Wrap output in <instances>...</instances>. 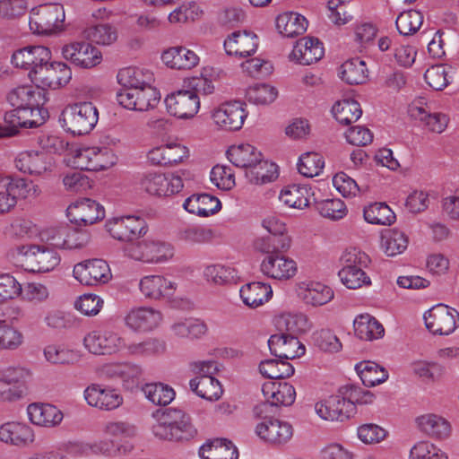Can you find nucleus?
Returning <instances> with one entry per match:
<instances>
[{
  "label": "nucleus",
  "instance_id": "22",
  "mask_svg": "<svg viewBox=\"0 0 459 459\" xmlns=\"http://www.w3.org/2000/svg\"><path fill=\"white\" fill-rule=\"evenodd\" d=\"M84 398L90 406L104 411L115 410L123 403V397L117 390L98 384L84 390Z\"/></svg>",
  "mask_w": 459,
  "mask_h": 459
},
{
  "label": "nucleus",
  "instance_id": "55",
  "mask_svg": "<svg viewBox=\"0 0 459 459\" xmlns=\"http://www.w3.org/2000/svg\"><path fill=\"white\" fill-rule=\"evenodd\" d=\"M410 113L412 117L424 122L429 130L434 133H442L448 124V117L445 114H429L423 108L413 106Z\"/></svg>",
  "mask_w": 459,
  "mask_h": 459
},
{
  "label": "nucleus",
  "instance_id": "43",
  "mask_svg": "<svg viewBox=\"0 0 459 459\" xmlns=\"http://www.w3.org/2000/svg\"><path fill=\"white\" fill-rule=\"evenodd\" d=\"M189 385L198 396L208 401L219 400L223 393L219 380L209 375H202L191 379Z\"/></svg>",
  "mask_w": 459,
  "mask_h": 459
},
{
  "label": "nucleus",
  "instance_id": "56",
  "mask_svg": "<svg viewBox=\"0 0 459 459\" xmlns=\"http://www.w3.org/2000/svg\"><path fill=\"white\" fill-rule=\"evenodd\" d=\"M146 398L155 405L165 406L175 398L174 390L162 383L146 384L143 387Z\"/></svg>",
  "mask_w": 459,
  "mask_h": 459
},
{
  "label": "nucleus",
  "instance_id": "17",
  "mask_svg": "<svg viewBox=\"0 0 459 459\" xmlns=\"http://www.w3.org/2000/svg\"><path fill=\"white\" fill-rule=\"evenodd\" d=\"M84 345L93 354H112L124 350L126 340L112 331H93L84 338Z\"/></svg>",
  "mask_w": 459,
  "mask_h": 459
},
{
  "label": "nucleus",
  "instance_id": "54",
  "mask_svg": "<svg viewBox=\"0 0 459 459\" xmlns=\"http://www.w3.org/2000/svg\"><path fill=\"white\" fill-rule=\"evenodd\" d=\"M309 191L306 186H289L281 190L279 198L291 208L303 209L309 204Z\"/></svg>",
  "mask_w": 459,
  "mask_h": 459
},
{
  "label": "nucleus",
  "instance_id": "7",
  "mask_svg": "<svg viewBox=\"0 0 459 459\" xmlns=\"http://www.w3.org/2000/svg\"><path fill=\"white\" fill-rule=\"evenodd\" d=\"M30 372L23 367L10 366L0 370V402H13L22 398Z\"/></svg>",
  "mask_w": 459,
  "mask_h": 459
},
{
  "label": "nucleus",
  "instance_id": "60",
  "mask_svg": "<svg viewBox=\"0 0 459 459\" xmlns=\"http://www.w3.org/2000/svg\"><path fill=\"white\" fill-rule=\"evenodd\" d=\"M324 166L325 161L319 153L307 152L299 158L298 170L307 178H313L320 174Z\"/></svg>",
  "mask_w": 459,
  "mask_h": 459
},
{
  "label": "nucleus",
  "instance_id": "37",
  "mask_svg": "<svg viewBox=\"0 0 459 459\" xmlns=\"http://www.w3.org/2000/svg\"><path fill=\"white\" fill-rule=\"evenodd\" d=\"M275 326L280 333L289 336H297L310 329L307 316L303 313H282L274 319Z\"/></svg>",
  "mask_w": 459,
  "mask_h": 459
},
{
  "label": "nucleus",
  "instance_id": "26",
  "mask_svg": "<svg viewBox=\"0 0 459 459\" xmlns=\"http://www.w3.org/2000/svg\"><path fill=\"white\" fill-rule=\"evenodd\" d=\"M258 47L257 36L253 32L235 31L224 41V48L230 56L246 57L253 55Z\"/></svg>",
  "mask_w": 459,
  "mask_h": 459
},
{
  "label": "nucleus",
  "instance_id": "42",
  "mask_svg": "<svg viewBox=\"0 0 459 459\" xmlns=\"http://www.w3.org/2000/svg\"><path fill=\"white\" fill-rule=\"evenodd\" d=\"M278 31L286 38H293L303 34L307 28V19L293 12L283 13L276 18Z\"/></svg>",
  "mask_w": 459,
  "mask_h": 459
},
{
  "label": "nucleus",
  "instance_id": "15",
  "mask_svg": "<svg viewBox=\"0 0 459 459\" xmlns=\"http://www.w3.org/2000/svg\"><path fill=\"white\" fill-rule=\"evenodd\" d=\"M72 78L71 68L63 62L46 63L42 68L36 71L31 81L37 88L57 89L69 82Z\"/></svg>",
  "mask_w": 459,
  "mask_h": 459
},
{
  "label": "nucleus",
  "instance_id": "44",
  "mask_svg": "<svg viewBox=\"0 0 459 459\" xmlns=\"http://www.w3.org/2000/svg\"><path fill=\"white\" fill-rule=\"evenodd\" d=\"M155 416L157 417V422L152 425V429L153 435L160 439L169 441L188 440L195 434L194 427H188L186 425H186H183L184 430H180L179 428L172 427L167 424L166 421L161 420L159 411H157Z\"/></svg>",
  "mask_w": 459,
  "mask_h": 459
},
{
  "label": "nucleus",
  "instance_id": "32",
  "mask_svg": "<svg viewBox=\"0 0 459 459\" xmlns=\"http://www.w3.org/2000/svg\"><path fill=\"white\" fill-rule=\"evenodd\" d=\"M162 320L161 314L151 307L133 308L126 315V325L134 331H151Z\"/></svg>",
  "mask_w": 459,
  "mask_h": 459
},
{
  "label": "nucleus",
  "instance_id": "33",
  "mask_svg": "<svg viewBox=\"0 0 459 459\" xmlns=\"http://www.w3.org/2000/svg\"><path fill=\"white\" fill-rule=\"evenodd\" d=\"M15 168L30 175H41L50 168L48 156L39 152H22L14 159Z\"/></svg>",
  "mask_w": 459,
  "mask_h": 459
},
{
  "label": "nucleus",
  "instance_id": "57",
  "mask_svg": "<svg viewBox=\"0 0 459 459\" xmlns=\"http://www.w3.org/2000/svg\"><path fill=\"white\" fill-rule=\"evenodd\" d=\"M245 174L248 181L255 185L271 182L278 176L275 165L264 160L263 157L259 163L255 164L254 168H249Z\"/></svg>",
  "mask_w": 459,
  "mask_h": 459
},
{
  "label": "nucleus",
  "instance_id": "38",
  "mask_svg": "<svg viewBox=\"0 0 459 459\" xmlns=\"http://www.w3.org/2000/svg\"><path fill=\"white\" fill-rule=\"evenodd\" d=\"M421 432L434 439H446L450 436L451 426L443 417L436 414H425L416 420Z\"/></svg>",
  "mask_w": 459,
  "mask_h": 459
},
{
  "label": "nucleus",
  "instance_id": "40",
  "mask_svg": "<svg viewBox=\"0 0 459 459\" xmlns=\"http://www.w3.org/2000/svg\"><path fill=\"white\" fill-rule=\"evenodd\" d=\"M239 292L243 303L251 308L262 306L273 296L272 287L260 281L249 282L242 286Z\"/></svg>",
  "mask_w": 459,
  "mask_h": 459
},
{
  "label": "nucleus",
  "instance_id": "30",
  "mask_svg": "<svg viewBox=\"0 0 459 459\" xmlns=\"http://www.w3.org/2000/svg\"><path fill=\"white\" fill-rule=\"evenodd\" d=\"M298 295L306 304L317 307L331 301L333 291L318 281H302L298 286Z\"/></svg>",
  "mask_w": 459,
  "mask_h": 459
},
{
  "label": "nucleus",
  "instance_id": "49",
  "mask_svg": "<svg viewBox=\"0 0 459 459\" xmlns=\"http://www.w3.org/2000/svg\"><path fill=\"white\" fill-rule=\"evenodd\" d=\"M341 78L351 85L364 83L368 78L366 63L359 58L347 60L341 66Z\"/></svg>",
  "mask_w": 459,
  "mask_h": 459
},
{
  "label": "nucleus",
  "instance_id": "46",
  "mask_svg": "<svg viewBox=\"0 0 459 459\" xmlns=\"http://www.w3.org/2000/svg\"><path fill=\"white\" fill-rule=\"evenodd\" d=\"M355 369L366 386H375L388 378L387 371L373 361H361Z\"/></svg>",
  "mask_w": 459,
  "mask_h": 459
},
{
  "label": "nucleus",
  "instance_id": "34",
  "mask_svg": "<svg viewBox=\"0 0 459 459\" xmlns=\"http://www.w3.org/2000/svg\"><path fill=\"white\" fill-rule=\"evenodd\" d=\"M161 60L172 69H192L199 63V56L192 50L182 47H172L163 51Z\"/></svg>",
  "mask_w": 459,
  "mask_h": 459
},
{
  "label": "nucleus",
  "instance_id": "50",
  "mask_svg": "<svg viewBox=\"0 0 459 459\" xmlns=\"http://www.w3.org/2000/svg\"><path fill=\"white\" fill-rule=\"evenodd\" d=\"M260 373L270 379H281L290 377L294 374L293 366L281 359H270L260 362Z\"/></svg>",
  "mask_w": 459,
  "mask_h": 459
},
{
  "label": "nucleus",
  "instance_id": "13",
  "mask_svg": "<svg viewBox=\"0 0 459 459\" xmlns=\"http://www.w3.org/2000/svg\"><path fill=\"white\" fill-rule=\"evenodd\" d=\"M73 273L77 281L87 286L106 284L112 278L108 264L97 258L76 264Z\"/></svg>",
  "mask_w": 459,
  "mask_h": 459
},
{
  "label": "nucleus",
  "instance_id": "58",
  "mask_svg": "<svg viewBox=\"0 0 459 459\" xmlns=\"http://www.w3.org/2000/svg\"><path fill=\"white\" fill-rule=\"evenodd\" d=\"M278 96L275 87L266 83H257L246 91V99L255 105H268L273 102Z\"/></svg>",
  "mask_w": 459,
  "mask_h": 459
},
{
  "label": "nucleus",
  "instance_id": "18",
  "mask_svg": "<svg viewBox=\"0 0 459 459\" xmlns=\"http://www.w3.org/2000/svg\"><path fill=\"white\" fill-rule=\"evenodd\" d=\"M108 230L114 238L128 243H134L147 231L145 221L138 216L114 218L108 222Z\"/></svg>",
  "mask_w": 459,
  "mask_h": 459
},
{
  "label": "nucleus",
  "instance_id": "29",
  "mask_svg": "<svg viewBox=\"0 0 459 459\" xmlns=\"http://www.w3.org/2000/svg\"><path fill=\"white\" fill-rule=\"evenodd\" d=\"M147 157L153 165H173L188 157V149L180 143H169L152 149Z\"/></svg>",
  "mask_w": 459,
  "mask_h": 459
},
{
  "label": "nucleus",
  "instance_id": "12",
  "mask_svg": "<svg viewBox=\"0 0 459 459\" xmlns=\"http://www.w3.org/2000/svg\"><path fill=\"white\" fill-rule=\"evenodd\" d=\"M426 327L434 334L448 335L457 327L459 313L444 304L431 307L425 315Z\"/></svg>",
  "mask_w": 459,
  "mask_h": 459
},
{
  "label": "nucleus",
  "instance_id": "45",
  "mask_svg": "<svg viewBox=\"0 0 459 459\" xmlns=\"http://www.w3.org/2000/svg\"><path fill=\"white\" fill-rule=\"evenodd\" d=\"M353 327L355 334L365 341L378 339L385 333L383 325L368 314L358 316L353 322Z\"/></svg>",
  "mask_w": 459,
  "mask_h": 459
},
{
  "label": "nucleus",
  "instance_id": "8",
  "mask_svg": "<svg viewBox=\"0 0 459 459\" xmlns=\"http://www.w3.org/2000/svg\"><path fill=\"white\" fill-rule=\"evenodd\" d=\"M259 418L261 421L256 424L255 432L265 443L281 447L292 438L293 427L288 421L269 417L266 413Z\"/></svg>",
  "mask_w": 459,
  "mask_h": 459
},
{
  "label": "nucleus",
  "instance_id": "19",
  "mask_svg": "<svg viewBox=\"0 0 459 459\" xmlns=\"http://www.w3.org/2000/svg\"><path fill=\"white\" fill-rule=\"evenodd\" d=\"M67 216L72 223L88 226L101 221L105 217V210L96 201L84 198L68 206Z\"/></svg>",
  "mask_w": 459,
  "mask_h": 459
},
{
  "label": "nucleus",
  "instance_id": "20",
  "mask_svg": "<svg viewBox=\"0 0 459 459\" xmlns=\"http://www.w3.org/2000/svg\"><path fill=\"white\" fill-rule=\"evenodd\" d=\"M247 113L244 104L239 101H230L221 104L212 115L214 123L223 130H239L247 117Z\"/></svg>",
  "mask_w": 459,
  "mask_h": 459
},
{
  "label": "nucleus",
  "instance_id": "24",
  "mask_svg": "<svg viewBox=\"0 0 459 459\" xmlns=\"http://www.w3.org/2000/svg\"><path fill=\"white\" fill-rule=\"evenodd\" d=\"M268 346L273 355L286 361L299 358L306 351L297 336H289L285 333L273 334Z\"/></svg>",
  "mask_w": 459,
  "mask_h": 459
},
{
  "label": "nucleus",
  "instance_id": "3",
  "mask_svg": "<svg viewBox=\"0 0 459 459\" xmlns=\"http://www.w3.org/2000/svg\"><path fill=\"white\" fill-rule=\"evenodd\" d=\"M124 251L130 258L149 264L164 263L174 255V247L169 243L152 239L128 243Z\"/></svg>",
  "mask_w": 459,
  "mask_h": 459
},
{
  "label": "nucleus",
  "instance_id": "4",
  "mask_svg": "<svg viewBox=\"0 0 459 459\" xmlns=\"http://www.w3.org/2000/svg\"><path fill=\"white\" fill-rule=\"evenodd\" d=\"M65 20L64 7L58 4H46L32 8L29 26L38 35H49L62 26Z\"/></svg>",
  "mask_w": 459,
  "mask_h": 459
},
{
  "label": "nucleus",
  "instance_id": "11",
  "mask_svg": "<svg viewBox=\"0 0 459 459\" xmlns=\"http://www.w3.org/2000/svg\"><path fill=\"white\" fill-rule=\"evenodd\" d=\"M185 171L177 174L165 175L160 173H147L140 181L141 188L152 195L169 196L178 193L184 186Z\"/></svg>",
  "mask_w": 459,
  "mask_h": 459
},
{
  "label": "nucleus",
  "instance_id": "21",
  "mask_svg": "<svg viewBox=\"0 0 459 459\" xmlns=\"http://www.w3.org/2000/svg\"><path fill=\"white\" fill-rule=\"evenodd\" d=\"M48 117V110L40 106L14 108L5 112L4 122L12 128H33L41 126Z\"/></svg>",
  "mask_w": 459,
  "mask_h": 459
},
{
  "label": "nucleus",
  "instance_id": "51",
  "mask_svg": "<svg viewBox=\"0 0 459 459\" xmlns=\"http://www.w3.org/2000/svg\"><path fill=\"white\" fill-rule=\"evenodd\" d=\"M83 35L89 41L102 46H109L117 39L116 28L108 23L88 27L83 30Z\"/></svg>",
  "mask_w": 459,
  "mask_h": 459
},
{
  "label": "nucleus",
  "instance_id": "6",
  "mask_svg": "<svg viewBox=\"0 0 459 459\" xmlns=\"http://www.w3.org/2000/svg\"><path fill=\"white\" fill-rule=\"evenodd\" d=\"M117 102L129 110L148 111L160 103L159 91L150 83L138 89H121L117 93Z\"/></svg>",
  "mask_w": 459,
  "mask_h": 459
},
{
  "label": "nucleus",
  "instance_id": "53",
  "mask_svg": "<svg viewBox=\"0 0 459 459\" xmlns=\"http://www.w3.org/2000/svg\"><path fill=\"white\" fill-rule=\"evenodd\" d=\"M407 246V237L398 230H388L381 236V247L388 256L402 254Z\"/></svg>",
  "mask_w": 459,
  "mask_h": 459
},
{
  "label": "nucleus",
  "instance_id": "36",
  "mask_svg": "<svg viewBox=\"0 0 459 459\" xmlns=\"http://www.w3.org/2000/svg\"><path fill=\"white\" fill-rule=\"evenodd\" d=\"M183 207L190 213L208 217L221 208L220 200L209 194L193 195L186 198Z\"/></svg>",
  "mask_w": 459,
  "mask_h": 459
},
{
  "label": "nucleus",
  "instance_id": "61",
  "mask_svg": "<svg viewBox=\"0 0 459 459\" xmlns=\"http://www.w3.org/2000/svg\"><path fill=\"white\" fill-rule=\"evenodd\" d=\"M339 393L344 396L347 403L352 405V411L356 404H370L374 401V394L354 385H345L339 388Z\"/></svg>",
  "mask_w": 459,
  "mask_h": 459
},
{
  "label": "nucleus",
  "instance_id": "16",
  "mask_svg": "<svg viewBox=\"0 0 459 459\" xmlns=\"http://www.w3.org/2000/svg\"><path fill=\"white\" fill-rule=\"evenodd\" d=\"M51 60V51L45 46H27L16 50L12 56V62L16 67L29 70L30 81L36 71Z\"/></svg>",
  "mask_w": 459,
  "mask_h": 459
},
{
  "label": "nucleus",
  "instance_id": "28",
  "mask_svg": "<svg viewBox=\"0 0 459 459\" xmlns=\"http://www.w3.org/2000/svg\"><path fill=\"white\" fill-rule=\"evenodd\" d=\"M139 289L146 299H160L171 297L176 286L162 275H147L140 280Z\"/></svg>",
  "mask_w": 459,
  "mask_h": 459
},
{
  "label": "nucleus",
  "instance_id": "47",
  "mask_svg": "<svg viewBox=\"0 0 459 459\" xmlns=\"http://www.w3.org/2000/svg\"><path fill=\"white\" fill-rule=\"evenodd\" d=\"M335 119L343 125L356 122L362 115V109L358 101L347 99L337 101L332 108Z\"/></svg>",
  "mask_w": 459,
  "mask_h": 459
},
{
  "label": "nucleus",
  "instance_id": "39",
  "mask_svg": "<svg viewBox=\"0 0 459 459\" xmlns=\"http://www.w3.org/2000/svg\"><path fill=\"white\" fill-rule=\"evenodd\" d=\"M0 440L14 446H26L33 442L30 427L19 422H7L0 427Z\"/></svg>",
  "mask_w": 459,
  "mask_h": 459
},
{
  "label": "nucleus",
  "instance_id": "5",
  "mask_svg": "<svg viewBox=\"0 0 459 459\" xmlns=\"http://www.w3.org/2000/svg\"><path fill=\"white\" fill-rule=\"evenodd\" d=\"M39 194L38 186L26 179L6 176L0 179V214L9 212L13 210L18 198L36 196Z\"/></svg>",
  "mask_w": 459,
  "mask_h": 459
},
{
  "label": "nucleus",
  "instance_id": "35",
  "mask_svg": "<svg viewBox=\"0 0 459 459\" xmlns=\"http://www.w3.org/2000/svg\"><path fill=\"white\" fill-rule=\"evenodd\" d=\"M227 156L234 166L245 169L246 171L259 163L263 157L255 146L248 143L230 147L227 151Z\"/></svg>",
  "mask_w": 459,
  "mask_h": 459
},
{
  "label": "nucleus",
  "instance_id": "31",
  "mask_svg": "<svg viewBox=\"0 0 459 459\" xmlns=\"http://www.w3.org/2000/svg\"><path fill=\"white\" fill-rule=\"evenodd\" d=\"M30 422L45 428H54L61 423L64 415L56 406L48 403H31L27 408Z\"/></svg>",
  "mask_w": 459,
  "mask_h": 459
},
{
  "label": "nucleus",
  "instance_id": "59",
  "mask_svg": "<svg viewBox=\"0 0 459 459\" xmlns=\"http://www.w3.org/2000/svg\"><path fill=\"white\" fill-rule=\"evenodd\" d=\"M423 22V15L416 10L401 13L395 24L400 34L408 36L415 33Z\"/></svg>",
  "mask_w": 459,
  "mask_h": 459
},
{
  "label": "nucleus",
  "instance_id": "25",
  "mask_svg": "<svg viewBox=\"0 0 459 459\" xmlns=\"http://www.w3.org/2000/svg\"><path fill=\"white\" fill-rule=\"evenodd\" d=\"M315 410L323 420L343 421L352 413V405L347 403L344 396L338 392L337 394L331 395L325 401L316 403Z\"/></svg>",
  "mask_w": 459,
  "mask_h": 459
},
{
  "label": "nucleus",
  "instance_id": "41",
  "mask_svg": "<svg viewBox=\"0 0 459 459\" xmlns=\"http://www.w3.org/2000/svg\"><path fill=\"white\" fill-rule=\"evenodd\" d=\"M32 86L22 85L12 90L7 100L14 108L37 107L44 104V93Z\"/></svg>",
  "mask_w": 459,
  "mask_h": 459
},
{
  "label": "nucleus",
  "instance_id": "62",
  "mask_svg": "<svg viewBox=\"0 0 459 459\" xmlns=\"http://www.w3.org/2000/svg\"><path fill=\"white\" fill-rule=\"evenodd\" d=\"M451 66L440 64L427 69L424 74L427 83L436 91H441L449 84L448 74Z\"/></svg>",
  "mask_w": 459,
  "mask_h": 459
},
{
  "label": "nucleus",
  "instance_id": "52",
  "mask_svg": "<svg viewBox=\"0 0 459 459\" xmlns=\"http://www.w3.org/2000/svg\"><path fill=\"white\" fill-rule=\"evenodd\" d=\"M364 219L371 224L391 225L395 221V214L385 203H374L363 210Z\"/></svg>",
  "mask_w": 459,
  "mask_h": 459
},
{
  "label": "nucleus",
  "instance_id": "2",
  "mask_svg": "<svg viewBox=\"0 0 459 459\" xmlns=\"http://www.w3.org/2000/svg\"><path fill=\"white\" fill-rule=\"evenodd\" d=\"M98 120L99 111L90 101L67 105L59 117L62 127L73 135L89 134L96 126Z\"/></svg>",
  "mask_w": 459,
  "mask_h": 459
},
{
  "label": "nucleus",
  "instance_id": "27",
  "mask_svg": "<svg viewBox=\"0 0 459 459\" xmlns=\"http://www.w3.org/2000/svg\"><path fill=\"white\" fill-rule=\"evenodd\" d=\"M324 56L323 44L316 38H303L296 42L290 58L297 63L308 65L320 60Z\"/></svg>",
  "mask_w": 459,
  "mask_h": 459
},
{
  "label": "nucleus",
  "instance_id": "48",
  "mask_svg": "<svg viewBox=\"0 0 459 459\" xmlns=\"http://www.w3.org/2000/svg\"><path fill=\"white\" fill-rule=\"evenodd\" d=\"M290 238L288 235H268L255 241V248L262 253L279 255L290 247Z\"/></svg>",
  "mask_w": 459,
  "mask_h": 459
},
{
  "label": "nucleus",
  "instance_id": "63",
  "mask_svg": "<svg viewBox=\"0 0 459 459\" xmlns=\"http://www.w3.org/2000/svg\"><path fill=\"white\" fill-rule=\"evenodd\" d=\"M108 373L112 377H120L125 383L134 385L142 376V368L135 364L123 363L111 365L108 368Z\"/></svg>",
  "mask_w": 459,
  "mask_h": 459
},
{
  "label": "nucleus",
  "instance_id": "9",
  "mask_svg": "<svg viewBox=\"0 0 459 459\" xmlns=\"http://www.w3.org/2000/svg\"><path fill=\"white\" fill-rule=\"evenodd\" d=\"M262 391L266 398V402L255 407L254 413L256 417H262L273 406H290L296 399L295 388L287 382L270 381L264 383Z\"/></svg>",
  "mask_w": 459,
  "mask_h": 459
},
{
  "label": "nucleus",
  "instance_id": "14",
  "mask_svg": "<svg viewBox=\"0 0 459 459\" xmlns=\"http://www.w3.org/2000/svg\"><path fill=\"white\" fill-rule=\"evenodd\" d=\"M168 112L180 119L194 117L200 108V98L195 90H181L165 99Z\"/></svg>",
  "mask_w": 459,
  "mask_h": 459
},
{
  "label": "nucleus",
  "instance_id": "1",
  "mask_svg": "<svg viewBox=\"0 0 459 459\" xmlns=\"http://www.w3.org/2000/svg\"><path fill=\"white\" fill-rule=\"evenodd\" d=\"M9 257L17 264L30 272H49L60 262V257L46 245H22L12 248Z\"/></svg>",
  "mask_w": 459,
  "mask_h": 459
},
{
  "label": "nucleus",
  "instance_id": "10",
  "mask_svg": "<svg viewBox=\"0 0 459 459\" xmlns=\"http://www.w3.org/2000/svg\"><path fill=\"white\" fill-rule=\"evenodd\" d=\"M61 54L64 59L80 69H91L102 61L101 52L86 41H73L65 44L62 47Z\"/></svg>",
  "mask_w": 459,
  "mask_h": 459
},
{
  "label": "nucleus",
  "instance_id": "64",
  "mask_svg": "<svg viewBox=\"0 0 459 459\" xmlns=\"http://www.w3.org/2000/svg\"><path fill=\"white\" fill-rule=\"evenodd\" d=\"M410 459H448V456L434 444L428 441H420L411 447Z\"/></svg>",
  "mask_w": 459,
  "mask_h": 459
},
{
  "label": "nucleus",
  "instance_id": "23",
  "mask_svg": "<svg viewBox=\"0 0 459 459\" xmlns=\"http://www.w3.org/2000/svg\"><path fill=\"white\" fill-rule=\"evenodd\" d=\"M261 272L269 278L289 280L297 273L296 262L282 254L266 255L260 265Z\"/></svg>",
  "mask_w": 459,
  "mask_h": 459
}]
</instances>
